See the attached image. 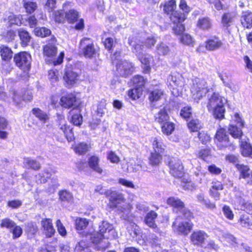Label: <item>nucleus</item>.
<instances>
[{
  "label": "nucleus",
  "instance_id": "79ce46f5",
  "mask_svg": "<svg viewBox=\"0 0 252 252\" xmlns=\"http://www.w3.org/2000/svg\"><path fill=\"white\" fill-rule=\"evenodd\" d=\"M161 154L157 152L152 153L149 158L150 164L153 166L158 165L162 159Z\"/></svg>",
  "mask_w": 252,
  "mask_h": 252
},
{
  "label": "nucleus",
  "instance_id": "49530a36",
  "mask_svg": "<svg viewBox=\"0 0 252 252\" xmlns=\"http://www.w3.org/2000/svg\"><path fill=\"white\" fill-rule=\"evenodd\" d=\"M230 134L235 138H239L242 135V131L240 128L234 125L230 126L229 129Z\"/></svg>",
  "mask_w": 252,
  "mask_h": 252
},
{
  "label": "nucleus",
  "instance_id": "e2e57ef3",
  "mask_svg": "<svg viewBox=\"0 0 252 252\" xmlns=\"http://www.w3.org/2000/svg\"><path fill=\"white\" fill-rule=\"evenodd\" d=\"M59 71L57 70L51 69L48 72V78L52 83L58 80Z\"/></svg>",
  "mask_w": 252,
  "mask_h": 252
},
{
  "label": "nucleus",
  "instance_id": "4d7b16f0",
  "mask_svg": "<svg viewBox=\"0 0 252 252\" xmlns=\"http://www.w3.org/2000/svg\"><path fill=\"white\" fill-rule=\"evenodd\" d=\"M222 237L225 240V241L230 243L233 246H236L237 242V238L235 237L232 234L229 233H224L222 234Z\"/></svg>",
  "mask_w": 252,
  "mask_h": 252
},
{
  "label": "nucleus",
  "instance_id": "f704fd0d",
  "mask_svg": "<svg viewBox=\"0 0 252 252\" xmlns=\"http://www.w3.org/2000/svg\"><path fill=\"white\" fill-rule=\"evenodd\" d=\"M238 223L243 227L252 229V221L249 217L246 215H242L240 216Z\"/></svg>",
  "mask_w": 252,
  "mask_h": 252
},
{
  "label": "nucleus",
  "instance_id": "423d86ee",
  "mask_svg": "<svg viewBox=\"0 0 252 252\" xmlns=\"http://www.w3.org/2000/svg\"><path fill=\"white\" fill-rule=\"evenodd\" d=\"M170 18L173 23L172 28L174 32L178 35L182 34L185 31V26L182 23L186 18L185 15L175 12L170 16Z\"/></svg>",
  "mask_w": 252,
  "mask_h": 252
},
{
  "label": "nucleus",
  "instance_id": "09e8293b",
  "mask_svg": "<svg viewBox=\"0 0 252 252\" xmlns=\"http://www.w3.org/2000/svg\"><path fill=\"white\" fill-rule=\"evenodd\" d=\"M89 224L88 220L86 219L77 218L75 220L76 228L78 230L85 229Z\"/></svg>",
  "mask_w": 252,
  "mask_h": 252
},
{
  "label": "nucleus",
  "instance_id": "37998d69",
  "mask_svg": "<svg viewBox=\"0 0 252 252\" xmlns=\"http://www.w3.org/2000/svg\"><path fill=\"white\" fill-rule=\"evenodd\" d=\"M176 2L174 0H170L166 2L164 5L163 10L165 13L169 14L171 13V16L172 14L175 12L174 10L176 8Z\"/></svg>",
  "mask_w": 252,
  "mask_h": 252
},
{
  "label": "nucleus",
  "instance_id": "864d4df0",
  "mask_svg": "<svg viewBox=\"0 0 252 252\" xmlns=\"http://www.w3.org/2000/svg\"><path fill=\"white\" fill-rule=\"evenodd\" d=\"M24 6L26 11L29 13L33 12L37 7L36 3L32 1L26 2L24 1Z\"/></svg>",
  "mask_w": 252,
  "mask_h": 252
},
{
  "label": "nucleus",
  "instance_id": "bf43d9fd",
  "mask_svg": "<svg viewBox=\"0 0 252 252\" xmlns=\"http://www.w3.org/2000/svg\"><path fill=\"white\" fill-rule=\"evenodd\" d=\"M15 225V223L13 220L8 218L2 219L0 224L1 227H5L7 228H13Z\"/></svg>",
  "mask_w": 252,
  "mask_h": 252
},
{
  "label": "nucleus",
  "instance_id": "c9c22d12",
  "mask_svg": "<svg viewBox=\"0 0 252 252\" xmlns=\"http://www.w3.org/2000/svg\"><path fill=\"white\" fill-rule=\"evenodd\" d=\"M234 18V14L232 13H224L221 18V23L224 27H228L232 23Z\"/></svg>",
  "mask_w": 252,
  "mask_h": 252
},
{
  "label": "nucleus",
  "instance_id": "6e6d98bb",
  "mask_svg": "<svg viewBox=\"0 0 252 252\" xmlns=\"http://www.w3.org/2000/svg\"><path fill=\"white\" fill-rule=\"evenodd\" d=\"M141 90L139 88H135L128 91V95L132 99H136L140 97Z\"/></svg>",
  "mask_w": 252,
  "mask_h": 252
},
{
  "label": "nucleus",
  "instance_id": "e433bc0d",
  "mask_svg": "<svg viewBox=\"0 0 252 252\" xmlns=\"http://www.w3.org/2000/svg\"><path fill=\"white\" fill-rule=\"evenodd\" d=\"M38 230V227L35 223L29 222L26 224L25 231L29 237H33L36 235Z\"/></svg>",
  "mask_w": 252,
  "mask_h": 252
},
{
  "label": "nucleus",
  "instance_id": "603ef678",
  "mask_svg": "<svg viewBox=\"0 0 252 252\" xmlns=\"http://www.w3.org/2000/svg\"><path fill=\"white\" fill-rule=\"evenodd\" d=\"M88 149L89 145L85 143H80L74 148L75 152L80 155L85 154L88 151Z\"/></svg>",
  "mask_w": 252,
  "mask_h": 252
},
{
  "label": "nucleus",
  "instance_id": "412c9836",
  "mask_svg": "<svg viewBox=\"0 0 252 252\" xmlns=\"http://www.w3.org/2000/svg\"><path fill=\"white\" fill-rule=\"evenodd\" d=\"M158 217L157 214L154 211H151L148 213L144 219L145 223L149 227L152 228L157 227L155 223V220Z\"/></svg>",
  "mask_w": 252,
  "mask_h": 252
},
{
  "label": "nucleus",
  "instance_id": "473e14b6",
  "mask_svg": "<svg viewBox=\"0 0 252 252\" xmlns=\"http://www.w3.org/2000/svg\"><path fill=\"white\" fill-rule=\"evenodd\" d=\"M156 51L159 55L166 56L169 54L170 49L166 43L162 42L157 45Z\"/></svg>",
  "mask_w": 252,
  "mask_h": 252
},
{
  "label": "nucleus",
  "instance_id": "69168bd1",
  "mask_svg": "<svg viewBox=\"0 0 252 252\" xmlns=\"http://www.w3.org/2000/svg\"><path fill=\"white\" fill-rule=\"evenodd\" d=\"M222 211L224 216L229 220H232L234 218V214L230 208L224 205L222 208Z\"/></svg>",
  "mask_w": 252,
  "mask_h": 252
},
{
  "label": "nucleus",
  "instance_id": "b1692460",
  "mask_svg": "<svg viewBox=\"0 0 252 252\" xmlns=\"http://www.w3.org/2000/svg\"><path fill=\"white\" fill-rule=\"evenodd\" d=\"M18 35L21 40L22 46L23 47L27 46L31 39V36L29 33L26 31L20 29L18 30Z\"/></svg>",
  "mask_w": 252,
  "mask_h": 252
},
{
  "label": "nucleus",
  "instance_id": "7ed1b4c3",
  "mask_svg": "<svg viewBox=\"0 0 252 252\" xmlns=\"http://www.w3.org/2000/svg\"><path fill=\"white\" fill-rule=\"evenodd\" d=\"M209 91L208 84L205 79L195 78L193 80L191 88L192 97L193 100L198 102Z\"/></svg>",
  "mask_w": 252,
  "mask_h": 252
},
{
  "label": "nucleus",
  "instance_id": "a878e982",
  "mask_svg": "<svg viewBox=\"0 0 252 252\" xmlns=\"http://www.w3.org/2000/svg\"><path fill=\"white\" fill-rule=\"evenodd\" d=\"M138 58L144 65L143 67L145 73H149L151 69L150 62L152 57L149 55L143 54L141 56Z\"/></svg>",
  "mask_w": 252,
  "mask_h": 252
},
{
  "label": "nucleus",
  "instance_id": "5fc2aeb1",
  "mask_svg": "<svg viewBox=\"0 0 252 252\" xmlns=\"http://www.w3.org/2000/svg\"><path fill=\"white\" fill-rule=\"evenodd\" d=\"M132 82L135 87L139 88L143 86L145 83V80L143 77L140 75L135 76L132 79Z\"/></svg>",
  "mask_w": 252,
  "mask_h": 252
},
{
  "label": "nucleus",
  "instance_id": "9d476101",
  "mask_svg": "<svg viewBox=\"0 0 252 252\" xmlns=\"http://www.w3.org/2000/svg\"><path fill=\"white\" fill-rule=\"evenodd\" d=\"M170 173L175 178H182L184 174V167L179 159L173 158L169 162Z\"/></svg>",
  "mask_w": 252,
  "mask_h": 252
},
{
  "label": "nucleus",
  "instance_id": "2f4dec72",
  "mask_svg": "<svg viewBox=\"0 0 252 252\" xmlns=\"http://www.w3.org/2000/svg\"><path fill=\"white\" fill-rule=\"evenodd\" d=\"M161 131L164 134L169 135L175 129V125L172 122L167 121L162 124Z\"/></svg>",
  "mask_w": 252,
  "mask_h": 252
},
{
  "label": "nucleus",
  "instance_id": "c85d7f7f",
  "mask_svg": "<svg viewBox=\"0 0 252 252\" xmlns=\"http://www.w3.org/2000/svg\"><path fill=\"white\" fill-rule=\"evenodd\" d=\"M59 129L63 133L68 141H71L72 140L73 138L72 135H68V133H69L70 135H72L71 130L69 129L66 126L64 119L63 118H61L60 124L59 125Z\"/></svg>",
  "mask_w": 252,
  "mask_h": 252
},
{
  "label": "nucleus",
  "instance_id": "cd10ccee",
  "mask_svg": "<svg viewBox=\"0 0 252 252\" xmlns=\"http://www.w3.org/2000/svg\"><path fill=\"white\" fill-rule=\"evenodd\" d=\"M0 53L2 59L4 61H8L12 57L13 52L11 49L6 46H0Z\"/></svg>",
  "mask_w": 252,
  "mask_h": 252
},
{
  "label": "nucleus",
  "instance_id": "a19ab883",
  "mask_svg": "<svg viewBox=\"0 0 252 252\" xmlns=\"http://www.w3.org/2000/svg\"><path fill=\"white\" fill-rule=\"evenodd\" d=\"M163 92L160 90H155L151 91L149 95V99L152 102L157 101L161 99Z\"/></svg>",
  "mask_w": 252,
  "mask_h": 252
},
{
  "label": "nucleus",
  "instance_id": "f257e3e1",
  "mask_svg": "<svg viewBox=\"0 0 252 252\" xmlns=\"http://www.w3.org/2000/svg\"><path fill=\"white\" fill-rule=\"evenodd\" d=\"M226 100L219 94L214 93L209 98L207 107L214 117L218 119H221L224 117L225 112L224 104Z\"/></svg>",
  "mask_w": 252,
  "mask_h": 252
},
{
  "label": "nucleus",
  "instance_id": "6ab92c4d",
  "mask_svg": "<svg viewBox=\"0 0 252 252\" xmlns=\"http://www.w3.org/2000/svg\"><path fill=\"white\" fill-rule=\"evenodd\" d=\"M222 45V42L218 38L210 39L205 42V47L209 51L217 50L221 47Z\"/></svg>",
  "mask_w": 252,
  "mask_h": 252
},
{
  "label": "nucleus",
  "instance_id": "58836bf2",
  "mask_svg": "<svg viewBox=\"0 0 252 252\" xmlns=\"http://www.w3.org/2000/svg\"><path fill=\"white\" fill-rule=\"evenodd\" d=\"M197 26L203 30H207L211 28V22L208 18H202L198 20Z\"/></svg>",
  "mask_w": 252,
  "mask_h": 252
},
{
  "label": "nucleus",
  "instance_id": "aec40b11",
  "mask_svg": "<svg viewBox=\"0 0 252 252\" xmlns=\"http://www.w3.org/2000/svg\"><path fill=\"white\" fill-rule=\"evenodd\" d=\"M167 204L173 207L176 211H179L181 209H183L185 206L183 202L179 198L175 197H170L168 198L166 201Z\"/></svg>",
  "mask_w": 252,
  "mask_h": 252
},
{
  "label": "nucleus",
  "instance_id": "680f3d73",
  "mask_svg": "<svg viewBox=\"0 0 252 252\" xmlns=\"http://www.w3.org/2000/svg\"><path fill=\"white\" fill-rule=\"evenodd\" d=\"M54 20L56 22L63 23L65 19V14L63 11H57L54 13Z\"/></svg>",
  "mask_w": 252,
  "mask_h": 252
},
{
  "label": "nucleus",
  "instance_id": "9b49d317",
  "mask_svg": "<svg viewBox=\"0 0 252 252\" xmlns=\"http://www.w3.org/2000/svg\"><path fill=\"white\" fill-rule=\"evenodd\" d=\"M134 68L131 63L121 61L117 64V71L120 76L126 77L133 72Z\"/></svg>",
  "mask_w": 252,
  "mask_h": 252
},
{
  "label": "nucleus",
  "instance_id": "6e6552de",
  "mask_svg": "<svg viewBox=\"0 0 252 252\" xmlns=\"http://www.w3.org/2000/svg\"><path fill=\"white\" fill-rule=\"evenodd\" d=\"M106 197L109 200V206L110 208H116L118 205L125 201L124 195L117 190L108 189L106 193Z\"/></svg>",
  "mask_w": 252,
  "mask_h": 252
},
{
  "label": "nucleus",
  "instance_id": "3c124183",
  "mask_svg": "<svg viewBox=\"0 0 252 252\" xmlns=\"http://www.w3.org/2000/svg\"><path fill=\"white\" fill-rule=\"evenodd\" d=\"M59 198L62 201H71L72 199V194L66 190H63L59 192Z\"/></svg>",
  "mask_w": 252,
  "mask_h": 252
},
{
  "label": "nucleus",
  "instance_id": "de8ad7c7",
  "mask_svg": "<svg viewBox=\"0 0 252 252\" xmlns=\"http://www.w3.org/2000/svg\"><path fill=\"white\" fill-rule=\"evenodd\" d=\"M180 41L183 44L189 46H193L194 40L192 36L188 34H183L180 37Z\"/></svg>",
  "mask_w": 252,
  "mask_h": 252
},
{
  "label": "nucleus",
  "instance_id": "052dcab7",
  "mask_svg": "<svg viewBox=\"0 0 252 252\" xmlns=\"http://www.w3.org/2000/svg\"><path fill=\"white\" fill-rule=\"evenodd\" d=\"M70 121L75 126H80L82 123V116L80 114H74L71 117Z\"/></svg>",
  "mask_w": 252,
  "mask_h": 252
},
{
  "label": "nucleus",
  "instance_id": "ddd939ff",
  "mask_svg": "<svg viewBox=\"0 0 252 252\" xmlns=\"http://www.w3.org/2000/svg\"><path fill=\"white\" fill-rule=\"evenodd\" d=\"M41 225L43 233L47 238L52 237L55 233V229L53 227L52 220L50 219H44L41 221Z\"/></svg>",
  "mask_w": 252,
  "mask_h": 252
},
{
  "label": "nucleus",
  "instance_id": "20e7f679",
  "mask_svg": "<svg viewBox=\"0 0 252 252\" xmlns=\"http://www.w3.org/2000/svg\"><path fill=\"white\" fill-rule=\"evenodd\" d=\"M56 41L55 37L52 36L49 41V43L43 47L44 55L48 57L53 58L51 62L54 65L61 64L63 62L64 57V53L63 52H61L58 58L54 57L57 53V48L55 45Z\"/></svg>",
  "mask_w": 252,
  "mask_h": 252
},
{
  "label": "nucleus",
  "instance_id": "c03bdc74",
  "mask_svg": "<svg viewBox=\"0 0 252 252\" xmlns=\"http://www.w3.org/2000/svg\"><path fill=\"white\" fill-rule=\"evenodd\" d=\"M239 204L241 206V209L243 210L248 214H252V203L246 201L244 199H240L239 200Z\"/></svg>",
  "mask_w": 252,
  "mask_h": 252
},
{
  "label": "nucleus",
  "instance_id": "ea45409f",
  "mask_svg": "<svg viewBox=\"0 0 252 252\" xmlns=\"http://www.w3.org/2000/svg\"><path fill=\"white\" fill-rule=\"evenodd\" d=\"M24 163L28 168L33 170H39L40 168V164L39 162L33 159L30 158H25Z\"/></svg>",
  "mask_w": 252,
  "mask_h": 252
},
{
  "label": "nucleus",
  "instance_id": "72a5a7b5",
  "mask_svg": "<svg viewBox=\"0 0 252 252\" xmlns=\"http://www.w3.org/2000/svg\"><path fill=\"white\" fill-rule=\"evenodd\" d=\"M241 154L244 157L252 156V147L246 142H242L241 144Z\"/></svg>",
  "mask_w": 252,
  "mask_h": 252
},
{
  "label": "nucleus",
  "instance_id": "f03ea898",
  "mask_svg": "<svg viewBox=\"0 0 252 252\" xmlns=\"http://www.w3.org/2000/svg\"><path fill=\"white\" fill-rule=\"evenodd\" d=\"M118 234L113 226L107 221H103L99 226V232L92 234V242L99 244L103 239H113L117 237Z\"/></svg>",
  "mask_w": 252,
  "mask_h": 252
},
{
  "label": "nucleus",
  "instance_id": "f3484780",
  "mask_svg": "<svg viewBox=\"0 0 252 252\" xmlns=\"http://www.w3.org/2000/svg\"><path fill=\"white\" fill-rule=\"evenodd\" d=\"M241 24L244 28H252V12L250 11H243L241 17Z\"/></svg>",
  "mask_w": 252,
  "mask_h": 252
},
{
  "label": "nucleus",
  "instance_id": "dca6fc26",
  "mask_svg": "<svg viewBox=\"0 0 252 252\" xmlns=\"http://www.w3.org/2000/svg\"><path fill=\"white\" fill-rule=\"evenodd\" d=\"M128 43L133 47L132 52L137 57H140L144 53L143 43L140 41L133 43L132 38H128Z\"/></svg>",
  "mask_w": 252,
  "mask_h": 252
},
{
  "label": "nucleus",
  "instance_id": "f8f14e48",
  "mask_svg": "<svg viewBox=\"0 0 252 252\" xmlns=\"http://www.w3.org/2000/svg\"><path fill=\"white\" fill-rule=\"evenodd\" d=\"M207 237V234L204 231H196L191 234L190 240L194 245L202 247Z\"/></svg>",
  "mask_w": 252,
  "mask_h": 252
},
{
  "label": "nucleus",
  "instance_id": "8fccbe9b",
  "mask_svg": "<svg viewBox=\"0 0 252 252\" xmlns=\"http://www.w3.org/2000/svg\"><path fill=\"white\" fill-rule=\"evenodd\" d=\"M34 33L36 36L44 37L51 34V31L45 28H36L34 29Z\"/></svg>",
  "mask_w": 252,
  "mask_h": 252
},
{
  "label": "nucleus",
  "instance_id": "4468645a",
  "mask_svg": "<svg viewBox=\"0 0 252 252\" xmlns=\"http://www.w3.org/2000/svg\"><path fill=\"white\" fill-rule=\"evenodd\" d=\"M63 79L66 86L70 87L77 83L79 79V74L71 69H67L64 72Z\"/></svg>",
  "mask_w": 252,
  "mask_h": 252
},
{
  "label": "nucleus",
  "instance_id": "1a4fd4ad",
  "mask_svg": "<svg viewBox=\"0 0 252 252\" xmlns=\"http://www.w3.org/2000/svg\"><path fill=\"white\" fill-rule=\"evenodd\" d=\"M215 137L217 145L220 149H221L231 145L229 140L228 135L225 129L220 128L218 130Z\"/></svg>",
  "mask_w": 252,
  "mask_h": 252
},
{
  "label": "nucleus",
  "instance_id": "13d9d810",
  "mask_svg": "<svg viewBox=\"0 0 252 252\" xmlns=\"http://www.w3.org/2000/svg\"><path fill=\"white\" fill-rule=\"evenodd\" d=\"M7 20H8L10 25H18L21 24L20 16H16L13 13H9V15L7 18Z\"/></svg>",
  "mask_w": 252,
  "mask_h": 252
},
{
  "label": "nucleus",
  "instance_id": "4c0bfd02",
  "mask_svg": "<svg viewBox=\"0 0 252 252\" xmlns=\"http://www.w3.org/2000/svg\"><path fill=\"white\" fill-rule=\"evenodd\" d=\"M32 112L37 118L44 123L49 119V117L46 113L39 108L32 109Z\"/></svg>",
  "mask_w": 252,
  "mask_h": 252
},
{
  "label": "nucleus",
  "instance_id": "7c9ffc66",
  "mask_svg": "<svg viewBox=\"0 0 252 252\" xmlns=\"http://www.w3.org/2000/svg\"><path fill=\"white\" fill-rule=\"evenodd\" d=\"M153 148L154 152L162 154L164 151L165 145L163 144L160 138L155 137L153 141Z\"/></svg>",
  "mask_w": 252,
  "mask_h": 252
},
{
  "label": "nucleus",
  "instance_id": "a211bd4d",
  "mask_svg": "<svg viewBox=\"0 0 252 252\" xmlns=\"http://www.w3.org/2000/svg\"><path fill=\"white\" fill-rule=\"evenodd\" d=\"M192 226L193 224L190 220L183 221L179 223L177 231L181 234L187 235L192 229Z\"/></svg>",
  "mask_w": 252,
  "mask_h": 252
},
{
  "label": "nucleus",
  "instance_id": "bb28decb",
  "mask_svg": "<svg viewBox=\"0 0 252 252\" xmlns=\"http://www.w3.org/2000/svg\"><path fill=\"white\" fill-rule=\"evenodd\" d=\"M99 159L96 156H92L89 159V165L91 168L95 172L101 174L102 172V169L99 166Z\"/></svg>",
  "mask_w": 252,
  "mask_h": 252
},
{
  "label": "nucleus",
  "instance_id": "338daca9",
  "mask_svg": "<svg viewBox=\"0 0 252 252\" xmlns=\"http://www.w3.org/2000/svg\"><path fill=\"white\" fill-rule=\"evenodd\" d=\"M107 158L112 163H118L120 161V158L113 151H110L108 153Z\"/></svg>",
  "mask_w": 252,
  "mask_h": 252
},
{
  "label": "nucleus",
  "instance_id": "39448f33",
  "mask_svg": "<svg viewBox=\"0 0 252 252\" xmlns=\"http://www.w3.org/2000/svg\"><path fill=\"white\" fill-rule=\"evenodd\" d=\"M14 61L16 65L24 71L29 70L31 68V56L26 52H22L15 55Z\"/></svg>",
  "mask_w": 252,
  "mask_h": 252
},
{
  "label": "nucleus",
  "instance_id": "2eb2a0df",
  "mask_svg": "<svg viewBox=\"0 0 252 252\" xmlns=\"http://www.w3.org/2000/svg\"><path fill=\"white\" fill-rule=\"evenodd\" d=\"M168 82L173 89L182 86L183 84V78L181 74L178 72L172 73L167 79Z\"/></svg>",
  "mask_w": 252,
  "mask_h": 252
},
{
  "label": "nucleus",
  "instance_id": "774afa93",
  "mask_svg": "<svg viewBox=\"0 0 252 252\" xmlns=\"http://www.w3.org/2000/svg\"><path fill=\"white\" fill-rule=\"evenodd\" d=\"M191 108L190 107H186L181 111L180 115L184 119H188L191 115Z\"/></svg>",
  "mask_w": 252,
  "mask_h": 252
},
{
  "label": "nucleus",
  "instance_id": "393cba45",
  "mask_svg": "<svg viewBox=\"0 0 252 252\" xmlns=\"http://www.w3.org/2000/svg\"><path fill=\"white\" fill-rule=\"evenodd\" d=\"M235 167L240 173V177L244 179L249 178L250 174L252 172L247 165L237 163Z\"/></svg>",
  "mask_w": 252,
  "mask_h": 252
},
{
  "label": "nucleus",
  "instance_id": "4be33fe9",
  "mask_svg": "<svg viewBox=\"0 0 252 252\" xmlns=\"http://www.w3.org/2000/svg\"><path fill=\"white\" fill-rule=\"evenodd\" d=\"M155 120L159 124H162L169 120V116L165 107L160 109L155 116Z\"/></svg>",
  "mask_w": 252,
  "mask_h": 252
},
{
  "label": "nucleus",
  "instance_id": "0eeeda50",
  "mask_svg": "<svg viewBox=\"0 0 252 252\" xmlns=\"http://www.w3.org/2000/svg\"><path fill=\"white\" fill-rule=\"evenodd\" d=\"M80 46L85 57L93 58L96 56L97 52V49L95 48L93 42L90 38H84L82 39L80 41Z\"/></svg>",
  "mask_w": 252,
  "mask_h": 252
},
{
  "label": "nucleus",
  "instance_id": "c756f323",
  "mask_svg": "<svg viewBox=\"0 0 252 252\" xmlns=\"http://www.w3.org/2000/svg\"><path fill=\"white\" fill-rule=\"evenodd\" d=\"M76 101L75 97L73 95L63 96L61 98V105L65 108H70L73 106Z\"/></svg>",
  "mask_w": 252,
  "mask_h": 252
},
{
  "label": "nucleus",
  "instance_id": "5701e85b",
  "mask_svg": "<svg viewBox=\"0 0 252 252\" xmlns=\"http://www.w3.org/2000/svg\"><path fill=\"white\" fill-rule=\"evenodd\" d=\"M79 13L75 9H70L65 13V18L68 23L72 24L77 21Z\"/></svg>",
  "mask_w": 252,
  "mask_h": 252
},
{
  "label": "nucleus",
  "instance_id": "0e129e2a",
  "mask_svg": "<svg viewBox=\"0 0 252 252\" xmlns=\"http://www.w3.org/2000/svg\"><path fill=\"white\" fill-rule=\"evenodd\" d=\"M210 4L214 5L215 8L220 10L223 8L224 5L222 2L224 0H206Z\"/></svg>",
  "mask_w": 252,
  "mask_h": 252
},
{
  "label": "nucleus",
  "instance_id": "a18cd8bd",
  "mask_svg": "<svg viewBox=\"0 0 252 252\" xmlns=\"http://www.w3.org/2000/svg\"><path fill=\"white\" fill-rule=\"evenodd\" d=\"M188 126L191 131H197L202 127V124L198 119H193L188 123Z\"/></svg>",
  "mask_w": 252,
  "mask_h": 252
}]
</instances>
